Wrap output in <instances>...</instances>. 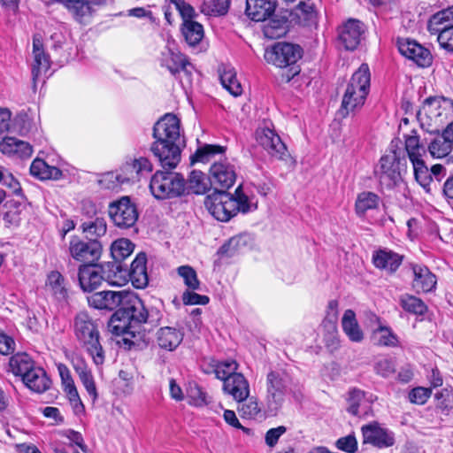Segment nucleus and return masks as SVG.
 <instances>
[{
	"label": "nucleus",
	"mask_w": 453,
	"mask_h": 453,
	"mask_svg": "<svg viewBox=\"0 0 453 453\" xmlns=\"http://www.w3.org/2000/svg\"><path fill=\"white\" fill-rule=\"evenodd\" d=\"M162 316L158 308L146 307L137 295L127 292L121 308L111 316L109 326L116 335L134 338L140 334L143 324L156 326L159 324Z\"/></svg>",
	"instance_id": "f257e3e1"
},
{
	"label": "nucleus",
	"mask_w": 453,
	"mask_h": 453,
	"mask_svg": "<svg viewBox=\"0 0 453 453\" xmlns=\"http://www.w3.org/2000/svg\"><path fill=\"white\" fill-rule=\"evenodd\" d=\"M153 137V155L163 168H175L180 161V119L173 114H165L154 125Z\"/></svg>",
	"instance_id": "f03ea898"
},
{
	"label": "nucleus",
	"mask_w": 453,
	"mask_h": 453,
	"mask_svg": "<svg viewBox=\"0 0 453 453\" xmlns=\"http://www.w3.org/2000/svg\"><path fill=\"white\" fill-rule=\"evenodd\" d=\"M371 73L367 64H362L352 74L342 96L340 114L345 118L359 111L370 91Z\"/></svg>",
	"instance_id": "7ed1b4c3"
},
{
	"label": "nucleus",
	"mask_w": 453,
	"mask_h": 453,
	"mask_svg": "<svg viewBox=\"0 0 453 453\" xmlns=\"http://www.w3.org/2000/svg\"><path fill=\"white\" fill-rule=\"evenodd\" d=\"M73 332L81 346L91 357L96 365L104 364L105 356L100 343L96 322L86 312L78 313L73 320Z\"/></svg>",
	"instance_id": "20e7f679"
},
{
	"label": "nucleus",
	"mask_w": 453,
	"mask_h": 453,
	"mask_svg": "<svg viewBox=\"0 0 453 453\" xmlns=\"http://www.w3.org/2000/svg\"><path fill=\"white\" fill-rule=\"evenodd\" d=\"M303 49L297 45L279 42L265 51L264 58L268 64L280 68L291 66L287 73H282V81L288 82L300 72L294 65L302 58Z\"/></svg>",
	"instance_id": "39448f33"
},
{
	"label": "nucleus",
	"mask_w": 453,
	"mask_h": 453,
	"mask_svg": "<svg viewBox=\"0 0 453 453\" xmlns=\"http://www.w3.org/2000/svg\"><path fill=\"white\" fill-rule=\"evenodd\" d=\"M290 391L291 378L287 372L272 371L267 374L264 403L268 416L274 417L279 413Z\"/></svg>",
	"instance_id": "423d86ee"
},
{
	"label": "nucleus",
	"mask_w": 453,
	"mask_h": 453,
	"mask_svg": "<svg viewBox=\"0 0 453 453\" xmlns=\"http://www.w3.org/2000/svg\"><path fill=\"white\" fill-rule=\"evenodd\" d=\"M150 188L157 199H166L181 196L186 183L180 173L157 171L150 180Z\"/></svg>",
	"instance_id": "0eeeda50"
},
{
	"label": "nucleus",
	"mask_w": 453,
	"mask_h": 453,
	"mask_svg": "<svg viewBox=\"0 0 453 453\" xmlns=\"http://www.w3.org/2000/svg\"><path fill=\"white\" fill-rule=\"evenodd\" d=\"M109 216L116 226L127 229L135 225L139 212L136 204L128 196H122L110 203Z\"/></svg>",
	"instance_id": "6e6552de"
},
{
	"label": "nucleus",
	"mask_w": 453,
	"mask_h": 453,
	"mask_svg": "<svg viewBox=\"0 0 453 453\" xmlns=\"http://www.w3.org/2000/svg\"><path fill=\"white\" fill-rule=\"evenodd\" d=\"M400 159L395 151L381 157L378 169L375 171L382 188L392 189L402 181Z\"/></svg>",
	"instance_id": "1a4fd4ad"
},
{
	"label": "nucleus",
	"mask_w": 453,
	"mask_h": 453,
	"mask_svg": "<svg viewBox=\"0 0 453 453\" xmlns=\"http://www.w3.org/2000/svg\"><path fill=\"white\" fill-rule=\"evenodd\" d=\"M234 202L231 194L222 190L208 196L205 206L208 211L219 221L226 222L235 216Z\"/></svg>",
	"instance_id": "9d476101"
},
{
	"label": "nucleus",
	"mask_w": 453,
	"mask_h": 453,
	"mask_svg": "<svg viewBox=\"0 0 453 453\" xmlns=\"http://www.w3.org/2000/svg\"><path fill=\"white\" fill-rule=\"evenodd\" d=\"M68 250L74 260L90 265L100 258L102 245L96 240L83 241L74 236L70 240Z\"/></svg>",
	"instance_id": "9b49d317"
},
{
	"label": "nucleus",
	"mask_w": 453,
	"mask_h": 453,
	"mask_svg": "<svg viewBox=\"0 0 453 453\" xmlns=\"http://www.w3.org/2000/svg\"><path fill=\"white\" fill-rule=\"evenodd\" d=\"M210 184L215 189H228L235 182L236 173L234 166L226 159L215 161L209 171Z\"/></svg>",
	"instance_id": "f8f14e48"
},
{
	"label": "nucleus",
	"mask_w": 453,
	"mask_h": 453,
	"mask_svg": "<svg viewBox=\"0 0 453 453\" xmlns=\"http://www.w3.org/2000/svg\"><path fill=\"white\" fill-rule=\"evenodd\" d=\"M365 26L358 19H349L338 28V42L346 50H354L361 42Z\"/></svg>",
	"instance_id": "ddd939ff"
},
{
	"label": "nucleus",
	"mask_w": 453,
	"mask_h": 453,
	"mask_svg": "<svg viewBox=\"0 0 453 453\" xmlns=\"http://www.w3.org/2000/svg\"><path fill=\"white\" fill-rule=\"evenodd\" d=\"M257 139L273 157L280 160H286L288 157L286 145L273 130L268 127L257 130Z\"/></svg>",
	"instance_id": "4468645a"
},
{
	"label": "nucleus",
	"mask_w": 453,
	"mask_h": 453,
	"mask_svg": "<svg viewBox=\"0 0 453 453\" xmlns=\"http://www.w3.org/2000/svg\"><path fill=\"white\" fill-rule=\"evenodd\" d=\"M397 47L403 56L412 60L420 67L429 66L432 63L430 51L414 40L398 39Z\"/></svg>",
	"instance_id": "2eb2a0df"
},
{
	"label": "nucleus",
	"mask_w": 453,
	"mask_h": 453,
	"mask_svg": "<svg viewBox=\"0 0 453 453\" xmlns=\"http://www.w3.org/2000/svg\"><path fill=\"white\" fill-rule=\"evenodd\" d=\"M377 400L373 394L357 388H350L347 395V411L353 416L368 415L372 404Z\"/></svg>",
	"instance_id": "dca6fc26"
},
{
	"label": "nucleus",
	"mask_w": 453,
	"mask_h": 453,
	"mask_svg": "<svg viewBox=\"0 0 453 453\" xmlns=\"http://www.w3.org/2000/svg\"><path fill=\"white\" fill-rule=\"evenodd\" d=\"M363 443H369L379 449L388 448L394 445V434L373 422L365 425L361 428Z\"/></svg>",
	"instance_id": "f3484780"
},
{
	"label": "nucleus",
	"mask_w": 453,
	"mask_h": 453,
	"mask_svg": "<svg viewBox=\"0 0 453 453\" xmlns=\"http://www.w3.org/2000/svg\"><path fill=\"white\" fill-rule=\"evenodd\" d=\"M160 61L161 65L166 67L173 75L182 72L189 78L194 70V66L183 54L170 47L162 51Z\"/></svg>",
	"instance_id": "a211bd4d"
},
{
	"label": "nucleus",
	"mask_w": 453,
	"mask_h": 453,
	"mask_svg": "<svg viewBox=\"0 0 453 453\" xmlns=\"http://www.w3.org/2000/svg\"><path fill=\"white\" fill-rule=\"evenodd\" d=\"M127 291H100L88 297L90 306L98 310H119L121 308Z\"/></svg>",
	"instance_id": "6ab92c4d"
},
{
	"label": "nucleus",
	"mask_w": 453,
	"mask_h": 453,
	"mask_svg": "<svg viewBox=\"0 0 453 453\" xmlns=\"http://www.w3.org/2000/svg\"><path fill=\"white\" fill-rule=\"evenodd\" d=\"M33 58L32 76L33 80L35 81L45 73L50 66V56L43 49L40 35H35L33 37Z\"/></svg>",
	"instance_id": "aec40b11"
},
{
	"label": "nucleus",
	"mask_w": 453,
	"mask_h": 453,
	"mask_svg": "<svg viewBox=\"0 0 453 453\" xmlns=\"http://www.w3.org/2000/svg\"><path fill=\"white\" fill-rule=\"evenodd\" d=\"M102 273V268L92 264L80 265L78 280L81 289L91 292L98 288L104 280Z\"/></svg>",
	"instance_id": "412c9836"
},
{
	"label": "nucleus",
	"mask_w": 453,
	"mask_h": 453,
	"mask_svg": "<svg viewBox=\"0 0 453 453\" xmlns=\"http://www.w3.org/2000/svg\"><path fill=\"white\" fill-rule=\"evenodd\" d=\"M223 390L231 395L236 402L246 400L250 395V384L246 378L240 372L232 374L223 383Z\"/></svg>",
	"instance_id": "4be33fe9"
},
{
	"label": "nucleus",
	"mask_w": 453,
	"mask_h": 453,
	"mask_svg": "<svg viewBox=\"0 0 453 453\" xmlns=\"http://www.w3.org/2000/svg\"><path fill=\"white\" fill-rule=\"evenodd\" d=\"M183 333L174 326L160 327L155 334V342L159 349L173 351L182 342Z\"/></svg>",
	"instance_id": "5701e85b"
},
{
	"label": "nucleus",
	"mask_w": 453,
	"mask_h": 453,
	"mask_svg": "<svg viewBox=\"0 0 453 453\" xmlns=\"http://www.w3.org/2000/svg\"><path fill=\"white\" fill-rule=\"evenodd\" d=\"M0 151L8 157L26 159L32 156L33 148L27 142L6 136L0 142Z\"/></svg>",
	"instance_id": "b1692460"
},
{
	"label": "nucleus",
	"mask_w": 453,
	"mask_h": 453,
	"mask_svg": "<svg viewBox=\"0 0 453 453\" xmlns=\"http://www.w3.org/2000/svg\"><path fill=\"white\" fill-rule=\"evenodd\" d=\"M277 0H246V14L254 21H265L276 9Z\"/></svg>",
	"instance_id": "393cba45"
},
{
	"label": "nucleus",
	"mask_w": 453,
	"mask_h": 453,
	"mask_svg": "<svg viewBox=\"0 0 453 453\" xmlns=\"http://www.w3.org/2000/svg\"><path fill=\"white\" fill-rule=\"evenodd\" d=\"M403 258L402 255L388 249H380L372 254L374 266L389 273H395L399 268Z\"/></svg>",
	"instance_id": "a878e982"
},
{
	"label": "nucleus",
	"mask_w": 453,
	"mask_h": 453,
	"mask_svg": "<svg viewBox=\"0 0 453 453\" xmlns=\"http://www.w3.org/2000/svg\"><path fill=\"white\" fill-rule=\"evenodd\" d=\"M24 385L31 391L42 394L50 388L51 380L45 370L35 365L21 379Z\"/></svg>",
	"instance_id": "bb28decb"
},
{
	"label": "nucleus",
	"mask_w": 453,
	"mask_h": 453,
	"mask_svg": "<svg viewBox=\"0 0 453 453\" xmlns=\"http://www.w3.org/2000/svg\"><path fill=\"white\" fill-rule=\"evenodd\" d=\"M414 279L412 281L413 288L418 292H430L436 285V277L426 266L420 265H412Z\"/></svg>",
	"instance_id": "cd10ccee"
},
{
	"label": "nucleus",
	"mask_w": 453,
	"mask_h": 453,
	"mask_svg": "<svg viewBox=\"0 0 453 453\" xmlns=\"http://www.w3.org/2000/svg\"><path fill=\"white\" fill-rule=\"evenodd\" d=\"M146 262L145 253H139L131 264L129 276L133 286L136 288H144L148 285Z\"/></svg>",
	"instance_id": "c85d7f7f"
},
{
	"label": "nucleus",
	"mask_w": 453,
	"mask_h": 453,
	"mask_svg": "<svg viewBox=\"0 0 453 453\" xmlns=\"http://www.w3.org/2000/svg\"><path fill=\"white\" fill-rule=\"evenodd\" d=\"M238 412L242 418L252 420H262L267 415L265 406L264 409L260 406L259 401L256 396H248L246 400L238 402Z\"/></svg>",
	"instance_id": "c756f323"
},
{
	"label": "nucleus",
	"mask_w": 453,
	"mask_h": 453,
	"mask_svg": "<svg viewBox=\"0 0 453 453\" xmlns=\"http://www.w3.org/2000/svg\"><path fill=\"white\" fill-rule=\"evenodd\" d=\"M34 359L26 352H18L9 360V370L14 376L23 377L35 366Z\"/></svg>",
	"instance_id": "7c9ffc66"
},
{
	"label": "nucleus",
	"mask_w": 453,
	"mask_h": 453,
	"mask_svg": "<svg viewBox=\"0 0 453 453\" xmlns=\"http://www.w3.org/2000/svg\"><path fill=\"white\" fill-rule=\"evenodd\" d=\"M451 102L438 97L426 98L420 110L429 119L434 121H441V118L445 114L447 107Z\"/></svg>",
	"instance_id": "2f4dec72"
},
{
	"label": "nucleus",
	"mask_w": 453,
	"mask_h": 453,
	"mask_svg": "<svg viewBox=\"0 0 453 453\" xmlns=\"http://www.w3.org/2000/svg\"><path fill=\"white\" fill-rule=\"evenodd\" d=\"M74 370L77 372L83 387L88 392L93 403L98 398V393L96 382L90 369L83 360L78 361L73 365Z\"/></svg>",
	"instance_id": "473e14b6"
},
{
	"label": "nucleus",
	"mask_w": 453,
	"mask_h": 453,
	"mask_svg": "<svg viewBox=\"0 0 453 453\" xmlns=\"http://www.w3.org/2000/svg\"><path fill=\"white\" fill-rule=\"evenodd\" d=\"M151 171L152 164L143 157L135 158L131 163H127L121 169V172H125L127 177L130 178V181L138 180Z\"/></svg>",
	"instance_id": "72a5a7b5"
},
{
	"label": "nucleus",
	"mask_w": 453,
	"mask_h": 453,
	"mask_svg": "<svg viewBox=\"0 0 453 453\" xmlns=\"http://www.w3.org/2000/svg\"><path fill=\"white\" fill-rule=\"evenodd\" d=\"M342 326L343 332L351 342H360L364 339L363 331L361 330L356 319V314L352 310L345 311L342 319Z\"/></svg>",
	"instance_id": "f704fd0d"
},
{
	"label": "nucleus",
	"mask_w": 453,
	"mask_h": 453,
	"mask_svg": "<svg viewBox=\"0 0 453 453\" xmlns=\"http://www.w3.org/2000/svg\"><path fill=\"white\" fill-rule=\"evenodd\" d=\"M30 173L40 180H58L62 172L56 166L49 165L44 160L35 158L30 165Z\"/></svg>",
	"instance_id": "c9c22d12"
},
{
	"label": "nucleus",
	"mask_w": 453,
	"mask_h": 453,
	"mask_svg": "<svg viewBox=\"0 0 453 453\" xmlns=\"http://www.w3.org/2000/svg\"><path fill=\"white\" fill-rule=\"evenodd\" d=\"M453 26V5L438 12L429 19L427 28L431 34L442 30V27Z\"/></svg>",
	"instance_id": "e433bc0d"
},
{
	"label": "nucleus",
	"mask_w": 453,
	"mask_h": 453,
	"mask_svg": "<svg viewBox=\"0 0 453 453\" xmlns=\"http://www.w3.org/2000/svg\"><path fill=\"white\" fill-rule=\"evenodd\" d=\"M81 227L82 232L90 240H96L104 235L107 230L106 221L103 217H96L95 219L85 220L81 223Z\"/></svg>",
	"instance_id": "4c0bfd02"
},
{
	"label": "nucleus",
	"mask_w": 453,
	"mask_h": 453,
	"mask_svg": "<svg viewBox=\"0 0 453 453\" xmlns=\"http://www.w3.org/2000/svg\"><path fill=\"white\" fill-rule=\"evenodd\" d=\"M182 35L189 46H196L203 38V26L194 20H185L181 27Z\"/></svg>",
	"instance_id": "58836bf2"
},
{
	"label": "nucleus",
	"mask_w": 453,
	"mask_h": 453,
	"mask_svg": "<svg viewBox=\"0 0 453 453\" xmlns=\"http://www.w3.org/2000/svg\"><path fill=\"white\" fill-rule=\"evenodd\" d=\"M380 199L373 192H362L356 200V212L359 217L365 216L367 211L378 208Z\"/></svg>",
	"instance_id": "ea45409f"
},
{
	"label": "nucleus",
	"mask_w": 453,
	"mask_h": 453,
	"mask_svg": "<svg viewBox=\"0 0 453 453\" xmlns=\"http://www.w3.org/2000/svg\"><path fill=\"white\" fill-rule=\"evenodd\" d=\"M46 285L56 299L62 301L66 298L67 289L65 285V279L59 272H50Z\"/></svg>",
	"instance_id": "a19ab883"
},
{
	"label": "nucleus",
	"mask_w": 453,
	"mask_h": 453,
	"mask_svg": "<svg viewBox=\"0 0 453 453\" xmlns=\"http://www.w3.org/2000/svg\"><path fill=\"white\" fill-rule=\"evenodd\" d=\"M220 81L222 86L234 96H238L242 93V88L236 78V73L230 66L224 67L220 73Z\"/></svg>",
	"instance_id": "79ce46f5"
},
{
	"label": "nucleus",
	"mask_w": 453,
	"mask_h": 453,
	"mask_svg": "<svg viewBox=\"0 0 453 453\" xmlns=\"http://www.w3.org/2000/svg\"><path fill=\"white\" fill-rule=\"evenodd\" d=\"M226 151V147L214 144H205L198 148L196 153L191 156V162L207 163L212 160L217 155H222Z\"/></svg>",
	"instance_id": "37998d69"
},
{
	"label": "nucleus",
	"mask_w": 453,
	"mask_h": 453,
	"mask_svg": "<svg viewBox=\"0 0 453 453\" xmlns=\"http://www.w3.org/2000/svg\"><path fill=\"white\" fill-rule=\"evenodd\" d=\"M372 338L379 346L395 347L398 344V338L391 328L382 325L373 330Z\"/></svg>",
	"instance_id": "c03bdc74"
},
{
	"label": "nucleus",
	"mask_w": 453,
	"mask_h": 453,
	"mask_svg": "<svg viewBox=\"0 0 453 453\" xmlns=\"http://www.w3.org/2000/svg\"><path fill=\"white\" fill-rule=\"evenodd\" d=\"M296 16L304 26H311L317 22V11L311 0L301 1L296 6Z\"/></svg>",
	"instance_id": "a18cd8bd"
},
{
	"label": "nucleus",
	"mask_w": 453,
	"mask_h": 453,
	"mask_svg": "<svg viewBox=\"0 0 453 453\" xmlns=\"http://www.w3.org/2000/svg\"><path fill=\"white\" fill-rule=\"evenodd\" d=\"M452 141H449L443 131L442 135L436 137L429 145L428 150L432 157L441 158L452 151Z\"/></svg>",
	"instance_id": "49530a36"
},
{
	"label": "nucleus",
	"mask_w": 453,
	"mask_h": 453,
	"mask_svg": "<svg viewBox=\"0 0 453 453\" xmlns=\"http://www.w3.org/2000/svg\"><path fill=\"white\" fill-rule=\"evenodd\" d=\"M231 0H203L201 12L209 16L225 15L230 7Z\"/></svg>",
	"instance_id": "de8ad7c7"
},
{
	"label": "nucleus",
	"mask_w": 453,
	"mask_h": 453,
	"mask_svg": "<svg viewBox=\"0 0 453 453\" xmlns=\"http://www.w3.org/2000/svg\"><path fill=\"white\" fill-rule=\"evenodd\" d=\"M134 247L130 240L120 238L112 242L111 254L115 261L121 262L133 253Z\"/></svg>",
	"instance_id": "09e8293b"
},
{
	"label": "nucleus",
	"mask_w": 453,
	"mask_h": 453,
	"mask_svg": "<svg viewBox=\"0 0 453 453\" xmlns=\"http://www.w3.org/2000/svg\"><path fill=\"white\" fill-rule=\"evenodd\" d=\"M210 180L202 171L191 172L187 188L195 194H204L209 189Z\"/></svg>",
	"instance_id": "8fccbe9b"
},
{
	"label": "nucleus",
	"mask_w": 453,
	"mask_h": 453,
	"mask_svg": "<svg viewBox=\"0 0 453 453\" xmlns=\"http://www.w3.org/2000/svg\"><path fill=\"white\" fill-rule=\"evenodd\" d=\"M411 164L416 180L422 188H424L426 191H429V187L432 182V176L430 170L426 165L423 157L411 161Z\"/></svg>",
	"instance_id": "3c124183"
},
{
	"label": "nucleus",
	"mask_w": 453,
	"mask_h": 453,
	"mask_svg": "<svg viewBox=\"0 0 453 453\" xmlns=\"http://www.w3.org/2000/svg\"><path fill=\"white\" fill-rule=\"evenodd\" d=\"M263 33L266 38L277 39L286 34V20L280 19H269L265 20Z\"/></svg>",
	"instance_id": "603ef678"
},
{
	"label": "nucleus",
	"mask_w": 453,
	"mask_h": 453,
	"mask_svg": "<svg viewBox=\"0 0 453 453\" xmlns=\"http://www.w3.org/2000/svg\"><path fill=\"white\" fill-rule=\"evenodd\" d=\"M234 202L235 215L238 212L248 213L257 209V204L250 201L249 196L242 192V186H238L234 193L231 195Z\"/></svg>",
	"instance_id": "864d4df0"
},
{
	"label": "nucleus",
	"mask_w": 453,
	"mask_h": 453,
	"mask_svg": "<svg viewBox=\"0 0 453 453\" xmlns=\"http://www.w3.org/2000/svg\"><path fill=\"white\" fill-rule=\"evenodd\" d=\"M405 149L411 162L426 155V148L420 144L419 138L417 135H410L406 138Z\"/></svg>",
	"instance_id": "5fc2aeb1"
},
{
	"label": "nucleus",
	"mask_w": 453,
	"mask_h": 453,
	"mask_svg": "<svg viewBox=\"0 0 453 453\" xmlns=\"http://www.w3.org/2000/svg\"><path fill=\"white\" fill-rule=\"evenodd\" d=\"M401 305L404 311L417 315H423L427 310L424 302L414 296H403L401 297Z\"/></svg>",
	"instance_id": "6e6d98bb"
},
{
	"label": "nucleus",
	"mask_w": 453,
	"mask_h": 453,
	"mask_svg": "<svg viewBox=\"0 0 453 453\" xmlns=\"http://www.w3.org/2000/svg\"><path fill=\"white\" fill-rule=\"evenodd\" d=\"M188 403L196 407H203L208 404V395L197 384L189 385L188 389Z\"/></svg>",
	"instance_id": "4d7b16f0"
},
{
	"label": "nucleus",
	"mask_w": 453,
	"mask_h": 453,
	"mask_svg": "<svg viewBox=\"0 0 453 453\" xmlns=\"http://www.w3.org/2000/svg\"><path fill=\"white\" fill-rule=\"evenodd\" d=\"M436 400V408L440 409L443 413L448 414L453 409V389L442 388L434 395Z\"/></svg>",
	"instance_id": "13d9d810"
},
{
	"label": "nucleus",
	"mask_w": 453,
	"mask_h": 453,
	"mask_svg": "<svg viewBox=\"0 0 453 453\" xmlns=\"http://www.w3.org/2000/svg\"><path fill=\"white\" fill-rule=\"evenodd\" d=\"M178 274L183 279L188 288L196 290L200 287L196 271L189 265H181L177 269Z\"/></svg>",
	"instance_id": "bf43d9fd"
},
{
	"label": "nucleus",
	"mask_w": 453,
	"mask_h": 453,
	"mask_svg": "<svg viewBox=\"0 0 453 453\" xmlns=\"http://www.w3.org/2000/svg\"><path fill=\"white\" fill-rule=\"evenodd\" d=\"M246 244L247 237L245 235L234 236L220 248V252L227 257H232L245 247Z\"/></svg>",
	"instance_id": "052dcab7"
},
{
	"label": "nucleus",
	"mask_w": 453,
	"mask_h": 453,
	"mask_svg": "<svg viewBox=\"0 0 453 453\" xmlns=\"http://www.w3.org/2000/svg\"><path fill=\"white\" fill-rule=\"evenodd\" d=\"M130 178L127 177L125 172L122 173H108L104 174L100 182L106 188L110 189H114L119 186L129 182Z\"/></svg>",
	"instance_id": "680f3d73"
},
{
	"label": "nucleus",
	"mask_w": 453,
	"mask_h": 453,
	"mask_svg": "<svg viewBox=\"0 0 453 453\" xmlns=\"http://www.w3.org/2000/svg\"><path fill=\"white\" fill-rule=\"evenodd\" d=\"M238 365L234 360H227L218 364L215 367L216 377L223 381H226L227 378L232 374L236 373Z\"/></svg>",
	"instance_id": "e2e57ef3"
},
{
	"label": "nucleus",
	"mask_w": 453,
	"mask_h": 453,
	"mask_svg": "<svg viewBox=\"0 0 453 453\" xmlns=\"http://www.w3.org/2000/svg\"><path fill=\"white\" fill-rule=\"evenodd\" d=\"M375 372L383 377L388 378L395 372V365L390 357L379 358L374 365Z\"/></svg>",
	"instance_id": "0e129e2a"
},
{
	"label": "nucleus",
	"mask_w": 453,
	"mask_h": 453,
	"mask_svg": "<svg viewBox=\"0 0 453 453\" xmlns=\"http://www.w3.org/2000/svg\"><path fill=\"white\" fill-rule=\"evenodd\" d=\"M64 4L73 13L76 19H81L89 11L88 3L83 0H65Z\"/></svg>",
	"instance_id": "69168bd1"
},
{
	"label": "nucleus",
	"mask_w": 453,
	"mask_h": 453,
	"mask_svg": "<svg viewBox=\"0 0 453 453\" xmlns=\"http://www.w3.org/2000/svg\"><path fill=\"white\" fill-rule=\"evenodd\" d=\"M437 35L440 46L449 52H453V26L442 27V30L434 33Z\"/></svg>",
	"instance_id": "338daca9"
},
{
	"label": "nucleus",
	"mask_w": 453,
	"mask_h": 453,
	"mask_svg": "<svg viewBox=\"0 0 453 453\" xmlns=\"http://www.w3.org/2000/svg\"><path fill=\"white\" fill-rule=\"evenodd\" d=\"M335 445L338 449L347 452L355 453L357 450V441L354 434H349L339 438Z\"/></svg>",
	"instance_id": "774afa93"
}]
</instances>
